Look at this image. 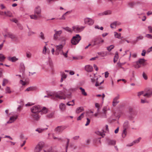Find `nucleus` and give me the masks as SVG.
Wrapping results in <instances>:
<instances>
[{"instance_id": "1", "label": "nucleus", "mask_w": 152, "mask_h": 152, "mask_svg": "<svg viewBox=\"0 0 152 152\" xmlns=\"http://www.w3.org/2000/svg\"><path fill=\"white\" fill-rule=\"evenodd\" d=\"M65 90L64 89L63 92L61 91L55 93H51L48 94L47 96H45V97L50 98L53 99H55L56 98L60 99H65L66 98H70L72 97V93L75 91L76 90V88H72L68 90L69 94H66Z\"/></svg>"}, {"instance_id": "2", "label": "nucleus", "mask_w": 152, "mask_h": 152, "mask_svg": "<svg viewBox=\"0 0 152 152\" xmlns=\"http://www.w3.org/2000/svg\"><path fill=\"white\" fill-rule=\"evenodd\" d=\"M41 109L42 107L39 105L35 106L31 108V111L33 113L31 115L34 119L38 120L39 118L38 113L41 111Z\"/></svg>"}, {"instance_id": "3", "label": "nucleus", "mask_w": 152, "mask_h": 152, "mask_svg": "<svg viewBox=\"0 0 152 152\" xmlns=\"http://www.w3.org/2000/svg\"><path fill=\"white\" fill-rule=\"evenodd\" d=\"M41 8L40 6H37L34 9V15H30V18L32 19L37 20L40 18L41 17Z\"/></svg>"}, {"instance_id": "4", "label": "nucleus", "mask_w": 152, "mask_h": 152, "mask_svg": "<svg viewBox=\"0 0 152 152\" xmlns=\"http://www.w3.org/2000/svg\"><path fill=\"white\" fill-rule=\"evenodd\" d=\"M65 44V39H64L62 41V44L58 45H55L56 48V54L59 55L60 53L63 51V48Z\"/></svg>"}, {"instance_id": "5", "label": "nucleus", "mask_w": 152, "mask_h": 152, "mask_svg": "<svg viewBox=\"0 0 152 152\" xmlns=\"http://www.w3.org/2000/svg\"><path fill=\"white\" fill-rule=\"evenodd\" d=\"M44 143L43 142H40L35 147L34 152H50L49 151H45L43 149L44 146Z\"/></svg>"}, {"instance_id": "6", "label": "nucleus", "mask_w": 152, "mask_h": 152, "mask_svg": "<svg viewBox=\"0 0 152 152\" xmlns=\"http://www.w3.org/2000/svg\"><path fill=\"white\" fill-rule=\"evenodd\" d=\"M3 34L5 37H9L14 41H16L17 39L16 37L12 33L8 32L7 30L5 29L3 32Z\"/></svg>"}, {"instance_id": "7", "label": "nucleus", "mask_w": 152, "mask_h": 152, "mask_svg": "<svg viewBox=\"0 0 152 152\" xmlns=\"http://www.w3.org/2000/svg\"><path fill=\"white\" fill-rule=\"evenodd\" d=\"M81 39V37L79 34H76L74 36L71 40V43L73 45L78 44Z\"/></svg>"}, {"instance_id": "8", "label": "nucleus", "mask_w": 152, "mask_h": 152, "mask_svg": "<svg viewBox=\"0 0 152 152\" xmlns=\"http://www.w3.org/2000/svg\"><path fill=\"white\" fill-rule=\"evenodd\" d=\"M129 123L128 121H125L123 124V127L124 130L122 134L123 137H125L126 135V129L128 128Z\"/></svg>"}, {"instance_id": "9", "label": "nucleus", "mask_w": 152, "mask_h": 152, "mask_svg": "<svg viewBox=\"0 0 152 152\" xmlns=\"http://www.w3.org/2000/svg\"><path fill=\"white\" fill-rule=\"evenodd\" d=\"M85 27L83 26H73L72 27L73 30L76 33H79L82 31L84 29Z\"/></svg>"}, {"instance_id": "10", "label": "nucleus", "mask_w": 152, "mask_h": 152, "mask_svg": "<svg viewBox=\"0 0 152 152\" xmlns=\"http://www.w3.org/2000/svg\"><path fill=\"white\" fill-rule=\"evenodd\" d=\"M84 23L86 24L91 26L94 24V20L91 18H87L84 19Z\"/></svg>"}, {"instance_id": "11", "label": "nucleus", "mask_w": 152, "mask_h": 152, "mask_svg": "<svg viewBox=\"0 0 152 152\" xmlns=\"http://www.w3.org/2000/svg\"><path fill=\"white\" fill-rule=\"evenodd\" d=\"M66 128L65 126H58L55 129V131L59 133H61L64 129Z\"/></svg>"}, {"instance_id": "12", "label": "nucleus", "mask_w": 152, "mask_h": 152, "mask_svg": "<svg viewBox=\"0 0 152 152\" xmlns=\"http://www.w3.org/2000/svg\"><path fill=\"white\" fill-rule=\"evenodd\" d=\"M50 53V51L48 48H47L46 46H45L43 49L42 53L44 55L46 54H49Z\"/></svg>"}, {"instance_id": "13", "label": "nucleus", "mask_w": 152, "mask_h": 152, "mask_svg": "<svg viewBox=\"0 0 152 152\" xmlns=\"http://www.w3.org/2000/svg\"><path fill=\"white\" fill-rule=\"evenodd\" d=\"M152 96V90H148L147 91L146 93L144 94L143 96L147 98H149Z\"/></svg>"}, {"instance_id": "14", "label": "nucleus", "mask_w": 152, "mask_h": 152, "mask_svg": "<svg viewBox=\"0 0 152 152\" xmlns=\"http://www.w3.org/2000/svg\"><path fill=\"white\" fill-rule=\"evenodd\" d=\"M121 24L120 22L118 21H115L111 23L110 24V27L112 28H115L116 26H119Z\"/></svg>"}, {"instance_id": "15", "label": "nucleus", "mask_w": 152, "mask_h": 152, "mask_svg": "<svg viewBox=\"0 0 152 152\" xmlns=\"http://www.w3.org/2000/svg\"><path fill=\"white\" fill-rule=\"evenodd\" d=\"M17 115L13 116L11 117L9 120L7 122V124H10L13 122L17 118Z\"/></svg>"}, {"instance_id": "16", "label": "nucleus", "mask_w": 152, "mask_h": 152, "mask_svg": "<svg viewBox=\"0 0 152 152\" xmlns=\"http://www.w3.org/2000/svg\"><path fill=\"white\" fill-rule=\"evenodd\" d=\"M119 99V96H117L114 98L113 102V106H115L117 104L119 103V101H118Z\"/></svg>"}, {"instance_id": "17", "label": "nucleus", "mask_w": 152, "mask_h": 152, "mask_svg": "<svg viewBox=\"0 0 152 152\" xmlns=\"http://www.w3.org/2000/svg\"><path fill=\"white\" fill-rule=\"evenodd\" d=\"M85 69L88 72H91L93 71V68L92 66L90 65H87L85 66Z\"/></svg>"}, {"instance_id": "18", "label": "nucleus", "mask_w": 152, "mask_h": 152, "mask_svg": "<svg viewBox=\"0 0 152 152\" xmlns=\"http://www.w3.org/2000/svg\"><path fill=\"white\" fill-rule=\"evenodd\" d=\"M59 107L60 110L62 111H64L66 110V105L64 103H61L59 104Z\"/></svg>"}, {"instance_id": "19", "label": "nucleus", "mask_w": 152, "mask_h": 152, "mask_svg": "<svg viewBox=\"0 0 152 152\" xmlns=\"http://www.w3.org/2000/svg\"><path fill=\"white\" fill-rule=\"evenodd\" d=\"M112 12L110 10H107L104 12L99 14V15L100 16H102L103 15H109L111 14Z\"/></svg>"}, {"instance_id": "20", "label": "nucleus", "mask_w": 152, "mask_h": 152, "mask_svg": "<svg viewBox=\"0 0 152 152\" xmlns=\"http://www.w3.org/2000/svg\"><path fill=\"white\" fill-rule=\"evenodd\" d=\"M101 79V78H97V80L96 82V83L95 84V86H99L100 85H101L104 82V80H102L101 82H100V80Z\"/></svg>"}, {"instance_id": "21", "label": "nucleus", "mask_w": 152, "mask_h": 152, "mask_svg": "<svg viewBox=\"0 0 152 152\" xmlns=\"http://www.w3.org/2000/svg\"><path fill=\"white\" fill-rule=\"evenodd\" d=\"M136 113L135 111L132 113H131L129 114V118L130 119L132 120L133 118H134V117L136 115Z\"/></svg>"}, {"instance_id": "22", "label": "nucleus", "mask_w": 152, "mask_h": 152, "mask_svg": "<svg viewBox=\"0 0 152 152\" xmlns=\"http://www.w3.org/2000/svg\"><path fill=\"white\" fill-rule=\"evenodd\" d=\"M61 82H62L63 81V79H66L67 75L64 72H61Z\"/></svg>"}, {"instance_id": "23", "label": "nucleus", "mask_w": 152, "mask_h": 152, "mask_svg": "<svg viewBox=\"0 0 152 152\" xmlns=\"http://www.w3.org/2000/svg\"><path fill=\"white\" fill-rule=\"evenodd\" d=\"M84 110V108L83 107H78L76 110V113L78 114Z\"/></svg>"}, {"instance_id": "24", "label": "nucleus", "mask_w": 152, "mask_h": 152, "mask_svg": "<svg viewBox=\"0 0 152 152\" xmlns=\"http://www.w3.org/2000/svg\"><path fill=\"white\" fill-rule=\"evenodd\" d=\"M107 142L109 145H114L116 142L115 141L109 139L107 140Z\"/></svg>"}, {"instance_id": "25", "label": "nucleus", "mask_w": 152, "mask_h": 152, "mask_svg": "<svg viewBox=\"0 0 152 152\" xmlns=\"http://www.w3.org/2000/svg\"><path fill=\"white\" fill-rule=\"evenodd\" d=\"M71 12V11H68L66 12L62 16L59 18H57L56 19H59V20H65V15L67 14H69Z\"/></svg>"}, {"instance_id": "26", "label": "nucleus", "mask_w": 152, "mask_h": 152, "mask_svg": "<svg viewBox=\"0 0 152 152\" xmlns=\"http://www.w3.org/2000/svg\"><path fill=\"white\" fill-rule=\"evenodd\" d=\"M8 60L10 61L14 62L17 61L18 59L17 58L15 57L14 56L12 57H9L8 58Z\"/></svg>"}, {"instance_id": "27", "label": "nucleus", "mask_w": 152, "mask_h": 152, "mask_svg": "<svg viewBox=\"0 0 152 152\" xmlns=\"http://www.w3.org/2000/svg\"><path fill=\"white\" fill-rule=\"evenodd\" d=\"M47 128L45 129H42L40 128H39L36 129L35 131L36 132H38L39 133H41L44 131L46 130L47 129Z\"/></svg>"}, {"instance_id": "28", "label": "nucleus", "mask_w": 152, "mask_h": 152, "mask_svg": "<svg viewBox=\"0 0 152 152\" xmlns=\"http://www.w3.org/2000/svg\"><path fill=\"white\" fill-rule=\"evenodd\" d=\"M80 89L81 91L82 94L84 96H86L87 95V93L85 92V89L82 87H80Z\"/></svg>"}, {"instance_id": "29", "label": "nucleus", "mask_w": 152, "mask_h": 152, "mask_svg": "<svg viewBox=\"0 0 152 152\" xmlns=\"http://www.w3.org/2000/svg\"><path fill=\"white\" fill-rule=\"evenodd\" d=\"M118 53L117 52H116L115 56L114 58L113 61L115 63L117 61L118 58Z\"/></svg>"}, {"instance_id": "30", "label": "nucleus", "mask_w": 152, "mask_h": 152, "mask_svg": "<svg viewBox=\"0 0 152 152\" xmlns=\"http://www.w3.org/2000/svg\"><path fill=\"white\" fill-rule=\"evenodd\" d=\"M90 77H91V79L92 82L93 83H94L95 81V75L92 74L91 75H90Z\"/></svg>"}, {"instance_id": "31", "label": "nucleus", "mask_w": 152, "mask_h": 152, "mask_svg": "<svg viewBox=\"0 0 152 152\" xmlns=\"http://www.w3.org/2000/svg\"><path fill=\"white\" fill-rule=\"evenodd\" d=\"M121 113L120 112H116L114 114V115L117 118H119L121 115Z\"/></svg>"}, {"instance_id": "32", "label": "nucleus", "mask_w": 152, "mask_h": 152, "mask_svg": "<svg viewBox=\"0 0 152 152\" xmlns=\"http://www.w3.org/2000/svg\"><path fill=\"white\" fill-rule=\"evenodd\" d=\"M134 67L137 69H138L141 66V64L140 63H139V62L137 61L136 63V64L135 65H134Z\"/></svg>"}, {"instance_id": "33", "label": "nucleus", "mask_w": 152, "mask_h": 152, "mask_svg": "<svg viewBox=\"0 0 152 152\" xmlns=\"http://www.w3.org/2000/svg\"><path fill=\"white\" fill-rule=\"evenodd\" d=\"M4 13L6 16L9 17H12V13L10 11L5 12Z\"/></svg>"}, {"instance_id": "34", "label": "nucleus", "mask_w": 152, "mask_h": 152, "mask_svg": "<svg viewBox=\"0 0 152 152\" xmlns=\"http://www.w3.org/2000/svg\"><path fill=\"white\" fill-rule=\"evenodd\" d=\"M114 36L115 37L118 38V39H121V34L119 33L118 34L117 32H114Z\"/></svg>"}, {"instance_id": "35", "label": "nucleus", "mask_w": 152, "mask_h": 152, "mask_svg": "<svg viewBox=\"0 0 152 152\" xmlns=\"http://www.w3.org/2000/svg\"><path fill=\"white\" fill-rule=\"evenodd\" d=\"M36 88L35 87H30L27 88L26 90L25 91H34L35 90Z\"/></svg>"}, {"instance_id": "36", "label": "nucleus", "mask_w": 152, "mask_h": 152, "mask_svg": "<svg viewBox=\"0 0 152 152\" xmlns=\"http://www.w3.org/2000/svg\"><path fill=\"white\" fill-rule=\"evenodd\" d=\"M40 112H41V113H43L44 114H45L47 112V109L45 107H42V109L41 111H40Z\"/></svg>"}, {"instance_id": "37", "label": "nucleus", "mask_w": 152, "mask_h": 152, "mask_svg": "<svg viewBox=\"0 0 152 152\" xmlns=\"http://www.w3.org/2000/svg\"><path fill=\"white\" fill-rule=\"evenodd\" d=\"M143 38V37L142 36H140L137 37V40L136 41H133L132 42L134 43H135L139 40L142 39Z\"/></svg>"}, {"instance_id": "38", "label": "nucleus", "mask_w": 152, "mask_h": 152, "mask_svg": "<svg viewBox=\"0 0 152 152\" xmlns=\"http://www.w3.org/2000/svg\"><path fill=\"white\" fill-rule=\"evenodd\" d=\"M126 54L129 55V59L130 60V58L131 56V53L129 51V50H127L125 51V54L123 56H124Z\"/></svg>"}, {"instance_id": "39", "label": "nucleus", "mask_w": 152, "mask_h": 152, "mask_svg": "<svg viewBox=\"0 0 152 152\" xmlns=\"http://www.w3.org/2000/svg\"><path fill=\"white\" fill-rule=\"evenodd\" d=\"M5 59V56L2 54H0V61L3 62L4 61Z\"/></svg>"}, {"instance_id": "40", "label": "nucleus", "mask_w": 152, "mask_h": 152, "mask_svg": "<svg viewBox=\"0 0 152 152\" xmlns=\"http://www.w3.org/2000/svg\"><path fill=\"white\" fill-rule=\"evenodd\" d=\"M54 31L55 32V34L59 36H60L62 32L61 30L57 31L56 30H55Z\"/></svg>"}, {"instance_id": "41", "label": "nucleus", "mask_w": 152, "mask_h": 152, "mask_svg": "<svg viewBox=\"0 0 152 152\" xmlns=\"http://www.w3.org/2000/svg\"><path fill=\"white\" fill-rule=\"evenodd\" d=\"M85 114V113H82L80 116H79L77 118V121H79L81 120L82 118H83L84 117V115Z\"/></svg>"}, {"instance_id": "42", "label": "nucleus", "mask_w": 152, "mask_h": 152, "mask_svg": "<svg viewBox=\"0 0 152 152\" xmlns=\"http://www.w3.org/2000/svg\"><path fill=\"white\" fill-rule=\"evenodd\" d=\"M129 6L131 7H133L136 6L135 2H131L129 3Z\"/></svg>"}, {"instance_id": "43", "label": "nucleus", "mask_w": 152, "mask_h": 152, "mask_svg": "<svg viewBox=\"0 0 152 152\" xmlns=\"http://www.w3.org/2000/svg\"><path fill=\"white\" fill-rule=\"evenodd\" d=\"M96 133L98 135H99L102 136V137H104L105 135V134L104 133V132H101L97 131L96 132Z\"/></svg>"}, {"instance_id": "44", "label": "nucleus", "mask_w": 152, "mask_h": 152, "mask_svg": "<svg viewBox=\"0 0 152 152\" xmlns=\"http://www.w3.org/2000/svg\"><path fill=\"white\" fill-rule=\"evenodd\" d=\"M8 80L6 79H4L2 83V85L3 86H4L8 83Z\"/></svg>"}, {"instance_id": "45", "label": "nucleus", "mask_w": 152, "mask_h": 152, "mask_svg": "<svg viewBox=\"0 0 152 152\" xmlns=\"http://www.w3.org/2000/svg\"><path fill=\"white\" fill-rule=\"evenodd\" d=\"M75 104L74 100H72V101L69 102L67 103V105L68 106H73Z\"/></svg>"}, {"instance_id": "46", "label": "nucleus", "mask_w": 152, "mask_h": 152, "mask_svg": "<svg viewBox=\"0 0 152 152\" xmlns=\"http://www.w3.org/2000/svg\"><path fill=\"white\" fill-rule=\"evenodd\" d=\"M54 115V114L53 113H50L47 115V117L49 118H52L53 117Z\"/></svg>"}, {"instance_id": "47", "label": "nucleus", "mask_w": 152, "mask_h": 152, "mask_svg": "<svg viewBox=\"0 0 152 152\" xmlns=\"http://www.w3.org/2000/svg\"><path fill=\"white\" fill-rule=\"evenodd\" d=\"M68 52V50L67 51L66 53H64L63 52V51H62L60 54L61 55H63L65 57L67 58V53Z\"/></svg>"}, {"instance_id": "48", "label": "nucleus", "mask_w": 152, "mask_h": 152, "mask_svg": "<svg viewBox=\"0 0 152 152\" xmlns=\"http://www.w3.org/2000/svg\"><path fill=\"white\" fill-rule=\"evenodd\" d=\"M138 61L140 63V64H143L145 63V60L144 59L141 58Z\"/></svg>"}, {"instance_id": "49", "label": "nucleus", "mask_w": 152, "mask_h": 152, "mask_svg": "<svg viewBox=\"0 0 152 152\" xmlns=\"http://www.w3.org/2000/svg\"><path fill=\"white\" fill-rule=\"evenodd\" d=\"M63 28L69 32H72V31L71 29L70 28L68 27Z\"/></svg>"}, {"instance_id": "50", "label": "nucleus", "mask_w": 152, "mask_h": 152, "mask_svg": "<svg viewBox=\"0 0 152 152\" xmlns=\"http://www.w3.org/2000/svg\"><path fill=\"white\" fill-rule=\"evenodd\" d=\"M6 93H10L11 91L10 87H7L5 89Z\"/></svg>"}, {"instance_id": "51", "label": "nucleus", "mask_w": 152, "mask_h": 152, "mask_svg": "<svg viewBox=\"0 0 152 152\" xmlns=\"http://www.w3.org/2000/svg\"><path fill=\"white\" fill-rule=\"evenodd\" d=\"M20 83L23 86H25L27 84H28V82L24 81L22 80H20Z\"/></svg>"}, {"instance_id": "52", "label": "nucleus", "mask_w": 152, "mask_h": 152, "mask_svg": "<svg viewBox=\"0 0 152 152\" xmlns=\"http://www.w3.org/2000/svg\"><path fill=\"white\" fill-rule=\"evenodd\" d=\"M39 37L43 39L44 40L45 39V37L44 36V34L42 32H41L40 33V34L39 35Z\"/></svg>"}, {"instance_id": "53", "label": "nucleus", "mask_w": 152, "mask_h": 152, "mask_svg": "<svg viewBox=\"0 0 152 152\" xmlns=\"http://www.w3.org/2000/svg\"><path fill=\"white\" fill-rule=\"evenodd\" d=\"M114 46L113 45H111L109 47H107V49L109 51H110L111 50L113 49L114 48Z\"/></svg>"}, {"instance_id": "54", "label": "nucleus", "mask_w": 152, "mask_h": 152, "mask_svg": "<svg viewBox=\"0 0 152 152\" xmlns=\"http://www.w3.org/2000/svg\"><path fill=\"white\" fill-rule=\"evenodd\" d=\"M95 106L97 108V111H98V112L99 111V109L100 108L99 104L98 103H96L95 104Z\"/></svg>"}, {"instance_id": "55", "label": "nucleus", "mask_w": 152, "mask_h": 152, "mask_svg": "<svg viewBox=\"0 0 152 152\" xmlns=\"http://www.w3.org/2000/svg\"><path fill=\"white\" fill-rule=\"evenodd\" d=\"M141 137H139L137 140H135L134 141H133L134 144L137 143H138L141 140Z\"/></svg>"}, {"instance_id": "56", "label": "nucleus", "mask_w": 152, "mask_h": 152, "mask_svg": "<svg viewBox=\"0 0 152 152\" xmlns=\"http://www.w3.org/2000/svg\"><path fill=\"white\" fill-rule=\"evenodd\" d=\"M58 35L55 34L53 35V39L54 40H56L58 38Z\"/></svg>"}, {"instance_id": "57", "label": "nucleus", "mask_w": 152, "mask_h": 152, "mask_svg": "<svg viewBox=\"0 0 152 152\" xmlns=\"http://www.w3.org/2000/svg\"><path fill=\"white\" fill-rule=\"evenodd\" d=\"M26 55V57L28 58H30L31 57V54L30 52H27Z\"/></svg>"}, {"instance_id": "58", "label": "nucleus", "mask_w": 152, "mask_h": 152, "mask_svg": "<svg viewBox=\"0 0 152 152\" xmlns=\"http://www.w3.org/2000/svg\"><path fill=\"white\" fill-rule=\"evenodd\" d=\"M142 76L145 80H146L148 79L147 76L146 74L144 72H143V73Z\"/></svg>"}, {"instance_id": "59", "label": "nucleus", "mask_w": 152, "mask_h": 152, "mask_svg": "<svg viewBox=\"0 0 152 152\" xmlns=\"http://www.w3.org/2000/svg\"><path fill=\"white\" fill-rule=\"evenodd\" d=\"M96 96L97 97H100L102 96V100H103L105 96V95L104 94H103L102 96L101 94H98L96 95Z\"/></svg>"}, {"instance_id": "60", "label": "nucleus", "mask_w": 152, "mask_h": 152, "mask_svg": "<svg viewBox=\"0 0 152 152\" xmlns=\"http://www.w3.org/2000/svg\"><path fill=\"white\" fill-rule=\"evenodd\" d=\"M145 37L148 38L152 39V35L149 34H147Z\"/></svg>"}, {"instance_id": "61", "label": "nucleus", "mask_w": 152, "mask_h": 152, "mask_svg": "<svg viewBox=\"0 0 152 152\" xmlns=\"http://www.w3.org/2000/svg\"><path fill=\"white\" fill-rule=\"evenodd\" d=\"M144 94H145L144 93V92L143 91H141L139 92L138 93L137 95L139 96H140L142 95H143V96Z\"/></svg>"}, {"instance_id": "62", "label": "nucleus", "mask_w": 152, "mask_h": 152, "mask_svg": "<svg viewBox=\"0 0 152 152\" xmlns=\"http://www.w3.org/2000/svg\"><path fill=\"white\" fill-rule=\"evenodd\" d=\"M57 0H46L47 2L49 4H51L52 2L56 1Z\"/></svg>"}, {"instance_id": "63", "label": "nucleus", "mask_w": 152, "mask_h": 152, "mask_svg": "<svg viewBox=\"0 0 152 152\" xmlns=\"http://www.w3.org/2000/svg\"><path fill=\"white\" fill-rule=\"evenodd\" d=\"M87 122H86V123L85 124V126H88L89 124V123H90V120L88 118H87Z\"/></svg>"}, {"instance_id": "64", "label": "nucleus", "mask_w": 152, "mask_h": 152, "mask_svg": "<svg viewBox=\"0 0 152 152\" xmlns=\"http://www.w3.org/2000/svg\"><path fill=\"white\" fill-rule=\"evenodd\" d=\"M148 29L150 33H152V26H150L148 27Z\"/></svg>"}]
</instances>
